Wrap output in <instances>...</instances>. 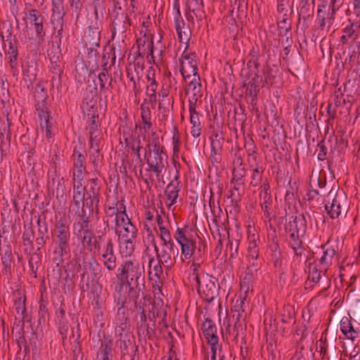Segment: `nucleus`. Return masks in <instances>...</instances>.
<instances>
[{"instance_id":"1","label":"nucleus","mask_w":360,"mask_h":360,"mask_svg":"<svg viewBox=\"0 0 360 360\" xmlns=\"http://www.w3.org/2000/svg\"><path fill=\"white\" fill-rule=\"evenodd\" d=\"M117 278L129 288V296L136 302L145 288V269L136 259H126L119 266Z\"/></svg>"},{"instance_id":"2","label":"nucleus","mask_w":360,"mask_h":360,"mask_svg":"<svg viewBox=\"0 0 360 360\" xmlns=\"http://www.w3.org/2000/svg\"><path fill=\"white\" fill-rule=\"evenodd\" d=\"M152 136H155L152 141H148L144 148V158L148 168L147 171L153 172L159 179L162 176V173L166 171L167 162V155L165 147L161 146L159 138L155 132Z\"/></svg>"},{"instance_id":"3","label":"nucleus","mask_w":360,"mask_h":360,"mask_svg":"<svg viewBox=\"0 0 360 360\" xmlns=\"http://www.w3.org/2000/svg\"><path fill=\"white\" fill-rule=\"evenodd\" d=\"M307 223L305 216L298 214L295 217H290L289 221L285 224L288 245L297 257H302L305 250L302 238L307 231Z\"/></svg>"},{"instance_id":"4","label":"nucleus","mask_w":360,"mask_h":360,"mask_svg":"<svg viewBox=\"0 0 360 360\" xmlns=\"http://www.w3.org/2000/svg\"><path fill=\"white\" fill-rule=\"evenodd\" d=\"M158 308L153 307L151 309H146L139 307L141 311L139 313V319L136 321V329L139 336L148 338L150 340L158 339L156 332V319L155 311Z\"/></svg>"},{"instance_id":"5","label":"nucleus","mask_w":360,"mask_h":360,"mask_svg":"<svg viewBox=\"0 0 360 360\" xmlns=\"http://www.w3.org/2000/svg\"><path fill=\"white\" fill-rule=\"evenodd\" d=\"M193 266H194L193 274V281H195L199 294L207 302H212L218 295L219 290L217 279L208 274L200 276L196 272L200 264L193 263Z\"/></svg>"},{"instance_id":"6","label":"nucleus","mask_w":360,"mask_h":360,"mask_svg":"<svg viewBox=\"0 0 360 360\" xmlns=\"http://www.w3.org/2000/svg\"><path fill=\"white\" fill-rule=\"evenodd\" d=\"M161 249L155 245L154 249L157 255V259L162 262L166 271H169L174 266L176 257L179 255V249L172 240V237L161 239Z\"/></svg>"},{"instance_id":"7","label":"nucleus","mask_w":360,"mask_h":360,"mask_svg":"<svg viewBox=\"0 0 360 360\" xmlns=\"http://www.w3.org/2000/svg\"><path fill=\"white\" fill-rule=\"evenodd\" d=\"M174 239L181 246V262L190 259L195 253L196 243L188 231V226L177 227Z\"/></svg>"},{"instance_id":"8","label":"nucleus","mask_w":360,"mask_h":360,"mask_svg":"<svg viewBox=\"0 0 360 360\" xmlns=\"http://www.w3.org/2000/svg\"><path fill=\"white\" fill-rule=\"evenodd\" d=\"M131 25V20L127 13H117V15L110 17L111 39L115 37L122 39L127 37V32Z\"/></svg>"},{"instance_id":"9","label":"nucleus","mask_w":360,"mask_h":360,"mask_svg":"<svg viewBox=\"0 0 360 360\" xmlns=\"http://www.w3.org/2000/svg\"><path fill=\"white\" fill-rule=\"evenodd\" d=\"M120 215H122L119 219H115V232L122 233V231H118L117 227L122 226L124 233L122 234V238H136L137 236V229L131 223V219L129 218L126 212V206L124 203H120Z\"/></svg>"},{"instance_id":"10","label":"nucleus","mask_w":360,"mask_h":360,"mask_svg":"<svg viewBox=\"0 0 360 360\" xmlns=\"http://www.w3.org/2000/svg\"><path fill=\"white\" fill-rule=\"evenodd\" d=\"M331 205H326V210L332 219L338 218L341 213L347 211L346 201L347 198L344 192L336 193L332 188L328 193V197H333Z\"/></svg>"},{"instance_id":"11","label":"nucleus","mask_w":360,"mask_h":360,"mask_svg":"<svg viewBox=\"0 0 360 360\" xmlns=\"http://www.w3.org/2000/svg\"><path fill=\"white\" fill-rule=\"evenodd\" d=\"M26 19L30 20V24L34 27L36 37L39 39V42H43L46 36V28L44 27L46 19L41 12L34 8L29 9L26 12V16L24 18V20Z\"/></svg>"},{"instance_id":"12","label":"nucleus","mask_w":360,"mask_h":360,"mask_svg":"<svg viewBox=\"0 0 360 360\" xmlns=\"http://www.w3.org/2000/svg\"><path fill=\"white\" fill-rule=\"evenodd\" d=\"M219 214L214 216L212 220V224H210V229L213 237L216 239L218 237V246L221 248L223 238H229V228L228 216L226 217Z\"/></svg>"},{"instance_id":"13","label":"nucleus","mask_w":360,"mask_h":360,"mask_svg":"<svg viewBox=\"0 0 360 360\" xmlns=\"http://www.w3.org/2000/svg\"><path fill=\"white\" fill-rule=\"evenodd\" d=\"M112 75L109 72H100L97 75L96 79L94 80L95 87L91 91L92 97L90 102H91V100L97 94L98 91L106 98L108 94L112 91Z\"/></svg>"},{"instance_id":"14","label":"nucleus","mask_w":360,"mask_h":360,"mask_svg":"<svg viewBox=\"0 0 360 360\" xmlns=\"http://www.w3.org/2000/svg\"><path fill=\"white\" fill-rule=\"evenodd\" d=\"M180 72L183 77L186 79L193 76L198 75V62L196 56L194 53H186L184 52L180 59Z\"/></svg>"},{"instance_id":"15","label":"nucleus","mask_w":360,"mask_h":360,"mask_svg":"<svg viewBox=\"0 0 360 360\" xmlns=\"http://www.w3.org/2000/svg\"><path fill=\"white\" fill-rule=\"evenodd\" d=\"M52 244L54 247L50 255L51 259L56 266H59L63 263L64 257L70 252V243L52 240Z\"/></svg>"},{"instance_id":"16","label":"nucleus","mask_w":360,"mask_h":360,"mask_svg":"<svg viewBox=\"0 0 360 360\" xmlns=\"http://www.w3.org/2000/svg\"><path fill=\"white\" fill-rule=\"evenodd\" d=\"M52 240L70 242L71 233L69 224L66 219H60L56 221L53 229L51 230Z\"/></svg>"},{"instance_id":"17","label":"nucleus","mask_w":360,"mask_h":360,"mask_svg":"<svg viewBox=\"0 0 360 360\" xmlns=\"http://www.w3.org/2000/svg\"><path fill=\"white\" fill-rule=\"evenodd\" d=\"M86 189L73 190L72 200L75 205L77 209L82 208V214L80 215L81 220L82 221L81 227L87 228L89 227V217L86 216V212L84 209L86 206Z\"/></svg>"},{"instance_id":"18","label":"nucleus","mask_w":360,"mask_h":360,"mask_svg":"<svg viewBox=\"0 0 360 360\" xmlns=\"http://www.w3.org/2000/svg\"><path fill=\"white\" fill-rule=\"evenodd\" d=\"M101 30V22L97 20L95 21L94 25L89 26L84 38V44L86 46H100Z\"/></svg>"},{"instance_id":"19","label":"nucleus","mask_w":360,"mask_h":360,"mask_svg":"<svg viewBox=\"0 0 360 360\" xmlns=\"http://www.w3.org/2000/svg\"><path fill=\"white\" fill-rule=\"evenodd\" d=\"M268 257L276 269H281L283 262V254L278 244V240L275 236L268 245Z\"/></svg>"},{"instance_id":"20","label":"nucleus","mask_w":360,"mask_h":360,"mask_svg":"<svg viewBox=\"0 0 360 360\" xmlns=\"http://www.w3.org/2000/svg\"><path fill=\"white\" fill-rule=\"evenodd\" d=\"M37 115L39 118L40 126L45 131L46 138L51 139L55 135L56 121L51 117L49 110H44V113L38 112Z\"/></svg>"},{"instance_id":"21","label":"nucleus","mask_w":360,"mask_h":360,"mask_svg":"<svg viewBox=\"0 0 360 360\" xmlns=\"http://www.w3.org/2000/svg\"><path fill=\"white\" fill-rule=\"evenodd\" d=\"M57 1V0H56ZM51 23L55 30H57V37H61L63 32V15L64 8L60 2H55L54 8H52Z\"/></svg>"},{"instance_id":"22","label":"nucleus","mask_w":360,"mask_h":360,"mask_svg":"<svg viewBox=\"0 0 360 360\" xmlns=\"http://www.w3.org/2000/svg\"><path fill=\"white\" fill-rule=\"evenodd\" d=\"M88 186L89 191L86 193V206L89 208V211L93 212L94 205L97 207L99 202L98 193L100 188L98 186V179L94 178L89 180Z\"/></svg>"},{"instance_id":"23","label":"nucleus","mask_w":360,"mask_h":360,"mask_svg":"<svg viewBox=\"0 0 360 360\" xmlns=\"http://www.w3.org/2000/svg\"><path fill=\"white\" fill-rule=\"evenodd\" d=\"M136 45L138 48L137 53H141V51H143L142 55L145 56L147 54L146 57L149 63H151V60L155 62L154 46L151 37H147L145 34L143 37L139 38L136 40Z\"/></svg>"},{"instance_id":"24","label":"nucleus","mask_w":360,"mask_h":360,"mask_svg":"<svg viewBox=\"0 0 360 360\" xmlns=\"http://www.w3.org/2000/svg\"><path fill=\"white\" fill-rule=\"evenodd\" d=\"M174 26L179 41L186 44V51L188 47V42L191 38V28L189 25H186L183 18L174 20Z\"/></svg>"},{"instance_id":"25","label":"nucleus","mask_w":360,"mask_h":360,"mask_svg":"<svg viewBox=\"0 0 360 360\" xmlns=\"http://www.w3.org/2000/svg\"><path fill=\"white\" fill-rule=\"evenodd\" d=\"M200 81V77L198 76L197 77H193L188 84L186 94L191 93L192 94L188 100L189 105H196L198 98L202 96V85Z\"/></svg>"},{"instance_id":"26","label":"nucleus","mask_w":360,"mask_h":360,"mask_svg":"<svg viewBox=\"0 0 360 360\" xmlns=\"http://www.w3.org/2000/svg\"><path fill=\"white\" fill-rule=\"evenodd\" d=\"M34 98L36 101V111L37 112H41V113H44V110H49L46 103L48 95L45 88L42 85L37 84L36 86Z\"/></svg>"},{"instance_id":"27","label":"nucleus","mask_w":360,"mask_h":360,"mask_svg":"<svg viewBox=\"0 0 360 360\" xmlns=\"http://www.w3.org/2000/svg\"><path fill=\"white\" fill-rule=\"evenodd\" d=\"M202 329L209 345L218 343L219 338L217 335V326L210 319L207 318L205 319L202 323Z\"/></svg>"},{"instance_id":"28","label":"nucleus","mask_w":360,"mask_h":360,"mask_svg":"<svg viewBox=\"0 0 360 360\" xmlns=\"http://www.w3.org/2000/svg\"><path fill=\"white\" fill-rule=\"evenodd\" d=\"M246 315L236 314L232 315L231 319L233 322L232 335L234 340H237L240 335H243L246 329L245 322Z\"/></svg>"},{"instance_id":"29","label":"nucleus","mask_w":360,"mask_h":360,"mask_svg":"<svg viewBox=\"0 0 360 360\" xmlns=\"http://www.w3.org/2000/svg\"><path fill=\"white\" fill-rule=\"evenodd\" d=\"M240 292L239 297L235 301L233 305L232 306V313L233 315L236 314H240L241 315H246L245 314L244 306L246 304V297L247 294L248 292L249 288L248 286H243L242 284L240 285Z\"/></svg>"},{"instance_id":"30","label":"nucleus","mask_w":360,"mask_h":360,"mask_svg":"<svg viewBox=\"0 0 360 360\" xmlns=\"http://www.w3.org/2000/svg\"><path fill=\"white\" fill-rule=\"evenodd\" d=\"M163 268L165 267L159 259L155 260L154 257H151L149 259V278L152 279L153 276H155L158 279V281H156V285L158 287H160V280L164 276Z\"/></svg>"},{"instance_id":"31","label":"nucleus","mask_w":360,"mask_h":360,"mask_svg":"<svg viewBox=\"0 0 360 360\" xmlns=\"http://www.w3.org/2000/svg\"><path fill=\"white\" fill-rule=\"evenodd\" d=\"M157 318H160V320L158 321L156 326V332L158 333V338L160 337H165L167 333L170 335V333L167 331L168 325L167 323V311L165 308L160 307L155 311Z\"/></svg>"},{"instance_id":"32","label":"nucleus","mask_w":360,"mask_h":360,"mask_svg":"<svg viewBox=\"0 0 360 360\" xmlns=\"http://www.w3.org/2000/svg\"><path fill=\"white\" fill-rule=\"evenodd\" d=\"M248 257L257 259L259 255V244L260 243L259 236L258 234L249 233L248 236Z\"/></svg>"},{"instance_id":"33","label":"nucleus","mask_w":360,"mask_h":360,"mask_svg":"<svg viewBox=\"0 0 360 360\" xmlns=\"http://www.w3.org/2000/svg\"><path fill=\"white\" fill-rule=\"evenodd\" d=\"M326 246V245L322 246L324 249L323 255L319 260V265L323 266L324 272H326L328 266L332 264L333 259L336 254V250L333 247L325 248Z\"/></svg>"},{"instance_id":"34","label":"nucleus","mask_w":360,"mask_h":360,"mask_svg":"<svg viewBox=\"0 0 360 360\" xmlns=\"http://www.w3.org/2000/svg\"><path fill=\"white\" fill-rule=\"evenodd\" d=\"M72 167L86 166V153L82 147L75 146L71 155Z\"/></svg>"},{"instance_id":"35","label":"nucleus","mask_w":360,"mask_h":360,"mask_svg":"<svg viewBox=\"0 0 360 360\" xmlns=\"http://www.w3.org/2000/svg\"><path fill=\"white\" fill-rule=\"evenodd\" d=\"M25 301L26 297L25 295H20L19 297L15 298L14 301L15 309L17 314L22 317L24 321H26L27 322H31L32 316L26 312Z\"/></svg>"},{"instance_id":"36","label":"nucleus","mask_w":360,"mask_h":360,"mask_svg":"<svg viewBox=\"0 0 360 360\" xmlns=\"http://www.w3.org/2000/svg\"><path fill=\"white\" fill-rule=\"evenodd\" d=\"M181 191V185H175L173 184H168L166 186L165 194L167 200L169 201L168 207L176 203V200L179 197V193Z\"/></svg>"},{"instance_id":"37","label":"nucleus","mask_w":360,"mask_h":360,"mask_svg":"<svg viewBox=\"0 0 360 360\" xmlns=\"http://www.w3.org/2000/svg\"><path fill=\"white\" fill-rule=\"evenodd\" d=\"M25 321L22 317L20 319H15L12 328V333L15 335V340L19 345L26 342L24 330Z\"/></svg>"},{"instance_id":"38","label":"nucleus","mask_w":360,"mask_h":360,"mask_svg":"<svg viewBox=\"0 0 360 360\" xmlns=\"http://www.w3.org/2000/svg\"><path fill=\"white\" fill-rule=\"evenodd\" d=\"M96 356L99 360H112L111 340L101 341Z\"/></svg>"},{"instance_id":"39","label":"nucleus","mask_w":360,"mask_h":360,"mask_svg":"<svg viewBox=\"0 0 360 360\" xmlns=\"http://www.w3.org/2000/svg\"><path fill=\"white\" fill-rule=\"evenodd\" d=\"M231 184L233 186L228 198H234L236 201L240 200L241 196L245 193V181L241 180L240 181H233V179H231Z\"/></svg>"},{"instance_id":"40","label":"nucleus","mask_w":360,"mask_h":360,"mask_svg":"<svg viewBox=\"0 0 360 360\" xmlns=\"http://www.w3.org/2000/svg\"><path fill=\"white\" fill-rule=\"evenodd\" d=\"M330 7L328 6L326 4L318 5L317 18L316 22L319 24V27L323 30L327 23V11H329Z\"/></svg>"},{"instance_id":"41","label":"nucleus","mask_w":360,"mask_h":360,"mask_svg":"<svg viewBox=\"0 0 360 360\" xmlns=\"http://www.w3.org/2000/svg\"><path fill=\"white\" fill-rule=\"evenodd\" d=\"M141 117L143 124V129L145 131L150 130L152 127L151 112L150 108L145 103L141 105Z\"/></svg>"},{"instance_id":"42","label":"nucleus","mask_w":360,"mask_h":360,"mask_svg":"<svg viewBox=\"0 0 360 360\" xmlns=\"http://www.w3.org/2000/svg\"><path fill=\"white\" fill-rule=\"evenodd\" d=\"M210 140L211 148L222 151L225 139L221 131H214L213 134L210 136Z\"/></svg>"},{"instance_id":"43","label":"nucleus","mask_w":360,"mask_h":360,"mask_svg":"<svg viewBox=\"0 0 360 360\" xmlns=\"http://www.w3.org/2000/svg\"><path fill=\"white\" fill-rule=\"evenodd\" d=\"M136 238H122L120 244V252L124 256H130L134 251V240Z\"/></svg>"},{"instance_id":"44","label":"nucleus","mask_w":360,"mask_h":360,"mask_svg":"<svg viewBox=\"0 0 360 360\" xmlns=\"http://www.w3.org/2000/svg\"><path fill=\"white\" fill-rule=\"evenodd\" d=\"M187 5L189 11H192L197 18H202V0H188Z\"/></svg>"},{"instance_id":"45","label":"nucleus","mask_w":360,"mask_h":360,"mask_svg":"<svg viewBox=\"0 0 360 360\" xmlns=\"http://www.w3.org/2000/svg\"><path fill=\"white\" fill-rule=\"evenodd\" d=\"M324 272L323 266H320L318 268L317 264H310L309 266V276L308 278L314 283H318L321 278V273Z\"/></svg>"},{"instance_id":"46","label":"nucleus","mask_w":360,"mask_h":360,"mask_svg":"<svg viewBox=\"0 0 360 360\" xmlns=\"http://www.w3.org/2000/svg\"><path fill=\"white\" fill-rule=\"evenodd\" d=\"M34 236V231L30 224L27 227L25 226V231L22 233V239L25 246H30L33 248V238Z\"/></svg>"},{"instance_id":"47","label":"nucleus","mask_w":360,"mask_h":360,"mask_svg":"<svg viewBox=\"0 0 360 360\" xmlns=\"http://www.w3.org/2000/svg\"><path fill=\"white\" fill-rule=\"evenodd\" d=\"M120 208L113 206L106 207L105 209V219H104V223L106 226H109V219L115 218V219H119L122 215H120Z\"/></svg>"},{"instance_id":"48","label":"nucleus","mask_w":360,"mask_h":360,"mask_svg":"<svg viewBox=\"0 0 360 360\" xmlns=\"http://www.w3.org/2000/svg\"><path fill=\"white\" fill-rule=\"evenodd\" d=\"M92 5L94 6V12L95 20L98 21L99 15L101 18L103 17V15L105 12V0H92Z\"/></svg>"},{"instance_id":"49","label":"nucleus","mask_w":360,"mask_h":360,"mask_svg":"<svg viewBox=\"0 0 360 360\" xmlns=\"http://www.w3.org/2000/svg\"><path fill=\"white\" fill-rule=\"evenodd\" d=\"M115 255L114 250V243L112 239L110 238H107L105 243L102 246V248H98V256L103 257L107 255Z\"/></svg>"},{"instance_id":"50","label":"nucleus","mask_w":360,"mask_h":360,"mask_svg":"<svg viewBox=\"0 0 360 360\" xmlns=\"http://www.w3.org/2000/svg\"><path fill=\"white\" fill-rule=\"evenodd\" d=\"M99 259L102 262L103 265L108 271H114L115 269V268L117 266L116 255L99 257Z\"/></svg>"},{"instance_id":"51","label":"nucleus","mask_w":360,"mask_h":360,"mask_svg":"<svg viewBox=\"0 0 360 360\" xmlns=\"http://www.w3.org/2000/svg\"><path fill=\"white\" fill-rule=\"evenodd\" d=\"M279 34L282 36H287L291 29V22L288 18L287 13H284L283 19L277 22Z\"/></svg>"},{"instance_id":"52","label":"nucleus","mask_w":360,"mask_h":360,"mask_svg":"<svg viewBox=\"0 0 360 360\" xmlns=\"http://www.w3.org/2000/svg\"><path fill=\"white\" fill-rule=\"evenodd\" d=\"M144 56L142 55L141 53H137V54L134 57L131 65V70L136 72L137 75L139 74L140 72H142L144 68Z\"/></svg>"},{"instance_id":"53","label":"nucleus","mask_w":360,"mask_h":360,"mask_svg":"<svg viewBox=\"0 0 360 360\" xmlns=\"http://www.w3.org/2000/svg\"><path fill=\"white\" fill-rule=\"evenodd\" d=\"M264 169L261 167H255L252 170V174L251 176L250 185L256 187L258 186L262 181V173Z\"/></svg>"},{"instance_id":"54","label":"nucleus","mask_w":360,"mask_h":360,"mask_svg":"<svg viewBox=\"0 0 360 360\" xmlns=\"http://www.w3.org/2000/svg\"><path fill=\"white\" fill-rule=\"evenodd\" d=\"M239 236L237 235V237L234 238L233 236L231 238H226L229 240L228 246L230 249V257L231 258L236 257L238 253V247L240 244V238Z\"/></svg>"},{"instance_id":"55","label":"nucleus","mask_w":360,"mask_h":360,"mask_svg":"<svg viewBox=\"0 0 360 360\" xmlns=\"http://www.w3.org/2000/svg\"><path fill=\"white\" fill-rule=\"evenodd\" d=\"M98 119V116L95 115L90 118L86 128L89 130V134H100V123Z\"/></svg>"},{"instance_id":"56","label":"nucleus","mask_w":360,"mask_h":360,"mask_svg":"<svg viewBox=\"0 0 360 360\" xmlns=\"http://www.w3.org/2000/svg\"><path fill=\"white\" fill-rule=\"evenodd\" d=\"M49 310L47 307V302H45L41 297L39 300V319L38 323L41 324L42 322L44 323L46 321V317L48 316Z\"/></svg>"},{"instance_id":"57","label":"nucleus","mask_w":360,"mask_h":360,"mask_svg":"<svg viewBox=\"0 0 360 360\" xmlns=\"http://www.w3.org/2000/svg\"><path fill=\"white\" fill-rule=\"evenodd\" d=\"M89 270L94 274V278L99 280L101 278V271L102 268L101 264L98 262V261L93 258L89 262Z\"/></svg>"},{"instance_id":"58","label":"nucleus","mask_w":360,"mask_h":360,"mask_svg":"<svg viewBox=\"0 0 360 360\" xmlns=\"http://www.w3.org/2000/svg\"><path fill=\"white\" fill-rule=\"evenodd\" d=\"M233 181H244L246 176V169L244 166L233 167L231 169Z\"/></svg>"},{"instance_id":"59","label":"nucleus","mask_w":360,"mask_h":360,"mask_svg":"<svg viewBox=\"0 0 360 360\" xmlns=\"http://www.w3.org/2000/svg\"><path fill=\"white\" fill-rule=\"evenodd\" d=\"M117 345L120 349L122 356L129 354V347L132 345V342L129 338H120L117 341Z\"/></svg>"},{"instance_id":"60","label":"nucleus","mask_w":360,"mask_h":360,"mask_svg":"<svg viewBox=\"0 0 360 360\" xmlns=\"http://www.w3.org/2000/svg\"><path fill=\"white\" fill-rule=\"evenodd\" d=\"M156 71L153 67H150L146 71V78L147 79L146 87L154 86L155 88L158 87V83L155 77Z\"/></svg>"},{"instance_id":"61","label":"nucleus","mask_w":360,"mask_h":360,"mask_svg":"<svg viewBox=\"0 0 360 360\" xmlns=\"http://www.w3.org/2000/svg\"><path fill=\"white\" fill-rule=\"evenodd\" d=\"M40 263V257L38 254H33L30 256L28 265L30 271H32V274H33L34 278H37V271L38 269L39 265Z\"/></svg>"},{"instance_id":"62","label":"nucleus","mask_w":360,"mask_h":360,"mask_svg":"<svg viewBox=\"0 0 360 360\" xmlns=\"http://www.w3.org/2000/svg\"><path fill=\"white\" fill-rule=\"evenodd\" d=\"M110 58V53H105L103 54L102 58V70L101 72H109V71L111 70L112 65H113L115 63L116 56L115 53L113 54V56L111 58V64H108V60Z\"/></svg>"},{"instance_id":"63","label":"nucleus","mask_w":360,"mask_h":360,"mask_svg":"<svg viewBox=\"0 0 360 360\" xmlns=\"http://www.w3.org/2000/svg\"><path fill=\"white\" fill-rule=\"evenodd\" d=\"M264 79L265 84H272L274 82V79L276 77V72L269 65H266L264 68Z\"/></svg>"},{"instance_id":"64","label":"nucleus","mask_w":360,"mask_h":360,"mask_svg":"<svg viewBox=\"0 0 360 360\" xmlns=\"http://www.w3.org/2000/svg\"><path fill=\"white\" fill-rule=\"evenodd\" d=\"M103 155L100 152V148H89V158L92 162L94 167H96L100 160H101Z\"/></svg>"}]
</instances>
